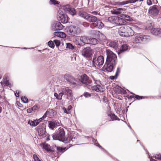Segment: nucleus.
Returning a JSON list of instances; mask_svg holds the SVG:
<instances>
[{"label": "nucleus", "instance_id": "603ef678", "mask_svg": "<svg viewBox=\"0 0 161 161\" xmlns=\"http://www.w3.org/2000/svg\"><path fill=\"white\" fill-rule=\"evenodd\" d=\"M84 95L86 97H90L91 96V94L88 92H85L84 93Z\"/></svg>", "mask_w": 161, "mask_h": 161}, {"label": "nucleus", "instance_id": "39448f33", "mask_svg": "<svg viewBox=\"0 0 161 161\" xmlns=\"http://www.w3.org/2000/svg\"><path fill=\"white\" fill-rule=\"evenodd\" d=\"M95 85L92 87V89L93 91H96L97 92H103L105 90L103 86L101 84V81L98 80H95Z\"/></svg>", "mask_w": 161, "mask_h": 161}, {"label": "nucleus", "instance_id": "864d4df0", "mask_svg": "<svg viewBox=\"0 0 161 161\" xmlns=\"http://www.w3.org/2000/svg\"><path fill=\"white\" fill-rule=\"evenodd\" d=\"M117 75H115L114 76H110V78L112 80H114V79H116L117 77Z\"/></svg>", "mask_w": 161, "mask_h": 161}, {"label": "nucleus", "instance_id": "20e7f679", "mask_svg": "<svg viewBox=\"0 0 161 161\" xmlns=\"http://www.w3.org/2000/svg\"><path fill=\"white\" fill-rule=\"evenodd\" d=\"M80 16L86 19L88 22L93 23V24L96 22L98 19L96 17L89 14L85 12L80 13Z\"/></svg>", "mask_w": 161, "mask_h": 161}, {"label": "nucleus", "instance_id": "8fccbe9b", "mask_svg": "<svg viewBox=\"0 0 161 161\" xmlns=\"http://www.w3.org/2000/svg\"><path fill=\"white\" fill-rule=\"evenodd\" d=\"M64 92L62 91V92L59 93L58 95H59V97H60L59 99H60L61 100L62 99V97L63 96V95H64Z\"/></svg>", "mask_w": 161, "mask_h": 161}, {"label": "nucleus", "instance_id": "37998d69", "mask_svg": "<svg viewBox=\"0 0 161 161\" xmlns=\"http://www.w3.org/2000/svg\"><path fill=\"white\" fill-rule=\"evenodd\" d=\"M66 48L72 49L74 48V47L70 43H67Z\"/></svg>", "mask_w": 161, "mask_h": 161}, {"label": "nucleus", "instance_id": "2f4dec72", "mask_svg": "<svg viewBox=\"0 0 161 161\" xmlns=\"http://www.w3.org/2000/svg\"><path fill=\"white\" fill-rule=\"evenodd\" d=\"M108 116L110 117L112 120H120L118 118L117 116L115 115L114 114H109Z\"/></svg>", "mask_w": 161, "mask_h": 161}, {"label": "nucleus", "instance_id": "9d476101", "mask_svg": "<svg viewBox=\"0 0 161 161\" xmlns=\"http://www.w3.org/2000/svg\"><path fill=\"white\" fill-rule=\"evenodd\" d=\"M61 91L64 93L68 99L72 100L73 97V93L72 90L68 87H63L61 89Z\"/></svg>", "mask_w": 161, "mask_h": 161}, {"label": "nucleus", "instance_id": "f03ea898", "mask_svg": "<svg viewBox=\"0 0 161 161\" xmlns=\"http://www.w3.org/2000/svg\"><path fill=\"white\" fill-rule=\"evenodd\" d=\"M106 54L107 56L106 62L116 65L117 62L116 55L109 49H106Z\"/></svg>", "mask_w": 161, "mask_h": 161}, {"label": "nucleus", "instance_id": "4d7b16f0", "mask_svg": "<svg viewBox=\"0 0 161 161\" xmlns=\"http://www.w3.org/2000/svg\"><path fill=\"white\" fill-rule=\"evenodd\" d=\"M120 72V71L119 68L118 67L117 68V70L115 75H117L118 76V75H119V73Z\"/></svg>", "mask_w": 161, "mask_h": 161}, {"label": "nucleus", "instance_id": "338daca9", "mask_svg": "<svg viewBox=\"0 0 161 161\" xmlns=\"http://www.w3.org/2000/svg\"><path fill=\"white\" fill-rule=\"evenodd\" d=\"M91 14L94 15H97V11H93L91 12Z\"/></svg>", "mask_w": 161, "mask_h": 161}, {"label": "nucleus", "instance_id": "680f3d73", "mask_svg": "<svg viewBox=\"0 0 161 161\" xmlns=\"http://www.w3.org/2000/svg\"><path fill=\"white\" fill-rule=\"evenodd\" d=\"M4 83L5 84V85L7 86H8L9 84V83L8 81L7 80H4Z\"/></svg>", "mask_w": 161, "mask_h": 161}, {"label": "nucleus", "instance_id": "69168bd1", "mask_svg": "<svg viewBox=\"0 0 161 161\" xmlns=\"http://www.w3.org/2000/svg\"><path fill=\"white\" fill-rule=\"evenodd\" d=\"M43 119H42V117L38 119H36V120H37L38 122V124Z\"/></svg>", "mask_w": 161, "mask_h": 161}, {"label": "nucleus", "instance_id": "c9c22d12", "mask_svg": "<svg viewBox=\"0 0 161 161\" xmlns=\"http://www.w3.org/2000/svg\"><path fill=\"white\" fill-rule=\"evenodd\" d=\"M123 9L122 8H117L114 10V14H119L122 13V11L123 10Z\"/></svg>", "mask_w": 161, "mask_h": 161}, {"label": "nucleus", "instance_id": "13d9d810", "mask_svg": "<svg viewBox=\"0 0 161 161\" xmlns=\"http://www.w3.org/2000/svg\"><path fill=\"white\" fill-rule=\"evenodd\" d=\"M147 3L149 5H152V2L151 0H147Z\"/></svg>", "mask_w": 161, "mask_h": 161}, {"label": "nucleus", "instance_id": "6e6d98bb", "mask_svg": "<svg viewBox=\"0 0 161 161\" xmlns=\"http://www.w3.org/2000/svg\"><path fill=\"white\" fill-rule=\"evenodd\" d=\"M32 111H33V110H32L31 108H28L27 110V112L29 113H31Z\"/></svg>", "mask_w": 161, "mask_h": 161}, {"label": "nucleus", "instance_id": "423d86ee", "mask_svg": "<svg viewBox=\"0 0 161 161\" xmlns=\"http://www.w3.org/2000/svg\"><path fill=\"white\" fill-rule=\"evenodd\" d=\"M64 77L65 80L70 83L71 86L73 87L80 85L78 80H75L73 77L69 74L64 75Z\"/></svg>", "mask_w": 161, "mask_h": 161}, {"label": "nucleus", "instance_id": "a211bd4d", "mask_svg": "<svg viewBox=\"0 0 161 161\" xmlns=\"http://www.w3.org/2000/svg\"><path fill=\"white\" fill-rule=\"evenodd\" d=\"M125 37H130L133 36L134 32L132 30V28L130 26L126 25Z\"/></svg>", "mask_w": 161, "mask_h": 161}, {"label": "nucleus", "instance_id": "774afa93", "mask_svg": "<svg viewBox=\"0 0 161 161\" xmlns=\"http://www.w3.org/2000/svg\"><path fill=\"white\" fill-rule=\"evenodd\" d=\"M3 108L2 107L0 106V114L2 112Z\"/></svg>", "mask_w": 161, "mask_h": 161}, {"label": "nucleus", "instance_id": "5701e85b", "mask_svg": "<svg viewBox=\"0 0 161 161\" xmlns=\"http://www.w3.org/2000/svg\"><path fill=\"white\" fill-rule=\"evenodd\" d=\"M129 48L128 45L126 44H125L122 45L120 49L118 51V55L123 52L127 51Z\"/></svg>", "mask_w": 161, "mask_h": 161}, {"label": "nucleus", "instance_id": "dca6fc26", "mask_svg": "<svg viewBox=\"0 0 161 161\" xmlns=\"http://www.w3.org/2000/svg\"><path fill=\"white\" fill-rule=\"evenodd\" d=\"M91 32L100 41H103L106 39V36L99 31L93 30L91 31Z\"/></svg>", "mask_w": 161, "mask_h": 161}, {"label": "nucleus", "instance_id": "79ce46f5", "mask_svg": "<svg viewBox=\"0 0 161 161\" xmlns=\"http://www.w3.org/2000/svg\"><path fill=\"white\" fill-rule=\"evenodd\" d=\"M57 149L58 152L63 153L64 151L65 148H63L60 147H57Z\"/></svg>", "mask_w": 161, "mask_h": 161}, {"label": "nucleus", "instance_id": "6e6552de", "mask_svg": "<svg viewBox=\"0 0 161 161\" xmlns=\"http://www.w3.org/2000/svg\"><path fill=\"white\" fill-rule=\"evenodd\" d=\"M149 38V36H148L139 34L135 36L134 43H141Z\"/></svg>", "mask_w": 161, "mask_h": 161}, {"label": "nucleus", "instance_id": "bf43d9fd", "mask_svg": "<svg viewBox=\"0 0 161 161\" xmlns=\"http://www.w3.org/2000/svg\"><path fill=\"white\" fill-rule=\"evenodd\" d=\"M115 89H117L118 90H120V91L121 92H122V90H123V89L121 87L119 86L116 87Z\"/></svg>", "mask_w": 161, "mask_h": 161}, {"label": "nucleus", "instance_id": "2eb2a0df", "mask_svg": "<svg viewBox=\"0 0 161 161\" xmlns=\"http://www.w3.org/2000/svg\"><path fill=\"white\" fill-rule=\"evenodd\" d=\"M158 7L157 5L150 7L148 10V13L153 15L156 16L159 13Z\"/></svg>", "mask_w": 161, "mask_h": 161}, {"label": "nucleus", "instance_id": "393cba45", "mask_svg": "<svg viewBox=\"0 0 161 161\" xmlns=\"http://www.w3.org/2000/svg\"><path fill=\"white\" fill-rule=\"evenodd\" d=\"M54 34L56 36L62 38H64L66 37V34L62 32H54Z\"/></svg>", "mask_w": 161, "mask_h": 161}, {"label": "nucleus", "instance_id": "f8f14e48", "mask_svg": "<svg viewBox=\"0 0 161 161\" xmlns=\"http://www.w3.org/2000/svg\"><path fill=\"white\" fill-rule=\"evenodd\" d=\"M62 25L58 21H55L52 23L51 25V29L53 31L60 30L62 29Z\"/></svg>", "mask_w": 161, "mask_h": 161}, {"label": "nucleus", "instance_id": "c03bdc74", "mask_svg": "<svg viewBox=\"0 0 161 161\" xmlns=\"http://www.w3.org/2000/svg\"><path fill=\"white\" fill-rule=\"evenodd\" d=\"M21 99L24 103H26L28 102L27 98L25 97H22Z\"/></svg>", "mask_w": 161, "mask_h": 161}, {"label": "nucleus", "instance_id": "1a4fd4ad", "mask_svg": "<svg viewBox=\"0 0 161 161\" xmlns=\"http://www.w3.org/2000/svg\"><path fill=\"white\" fill-rule=\"evenodd\" d=\"M57 19L58 20L63 23H66L68 21L67 16L63 12L62 9H60L57 13Z\"/></svg>", "mask_w": 161, "mask_h": 161}, {"label": "nucleus", "instance_id": "ddd939ff", "mask_svg": "<svg viewBox=\"0 0 161 161\" xmlns=\"http://www.w3.org/2000/svg\"><path fill=\"white\" fill-rule=\"evenodd\" d=\"M63 9L72 15H74L76 14L75 9L72 8L69 5L67 4L64 6L63 7Z\"/></svg>", "mask_w": 161, "mask_h": 161}, {"label": "nucleus", "instance_id": "0e129e2a", "mask_svg": "<svg viewBox=\"0 0 161 161\" xmlns=\"http://www.w3.org/2000/svg\"><path fill=\"white\" fill-rule=\"evenodd\" d=\"M47 116V112H46L44 114V115H43V116L42 117V119H44Z\"/></svg>", "mask_w": 161, "mask_h": 161}, {"label": "nucleus", "instance_id": "9b49d317", "mask_svg": "<svg viewBox=\"0 0 161 161\" xmlns=\"http://www.w3.org/2000/svg\"><path fill=\"white\" fill-rule=\"evenodd\" d=\"M82 55L84 57L89 58L91 57L92 52L91 49L89 47H86L81 51Z\"/></svg>", "mask_w": 161, "mask_h": 161}, {"label": "nucleus", "instance_id": "c85d7f7f", "mask_svg": "<svg viewBox=\"0 0 161 161\" xmlns=\"http://www.w3.org/2000/svg\"><path fill=\"white\" fill-rule=\"evenodd\" d=\"M43 148L48 153H53L54 152V150L51 149L50 146L48 144H44Z\"/></svg>", "mask_w": 161, "mask_h": 161}, {"label": "nucleus", "instance_id": "ea45409f", "mask_svg": "<svg viewBox=\"0 0 161 161\" xmlns=\"http://www.w3.org/2000/svg\"><path fill=\"white\" fill-rule=\"evenodd\" d=\"M48 45L49 47L52 48H53L54 47V44L53 42L51 41H50L48 42Z\"/></svg>", "mask_w": 161, "mask_h": 161}, {"label": "nucleus", "instance_id": "e2e57ef3", "mask_svg": "<svg viewBox=\"0 0 161 161\" xmlns=\"http://www.w3.org/2000/svg\"><path fill=\"white\" fill-rule=\"evenodd\" d=\"M19 91H16V93H15V95L16 97H19Z\"/></svg>", "mask_w": 161, "mask_h": 161}, {"label": "nucleus", "instance_id": "7c9ffc66", "mask_svg": "<svg viewBox=\"0 0 161 161\" xmlns=\"http://www.w3.org/2000/svg\"><path fill=\"white\" fill-rule=\"evenodd\" d=\"M98 42V40L95 38H89V44L95 45Z\"/></svg>", "mask_w": 161, "mask_h": 161}, {"label": "nucleus", "instance_id": "4468645a", "mask_svg": "<svg viewBox=\"0 0 161 161\" xmlns=\"http://www.w3.org/2000/svg\"><path fill=\"white\" fill-rule=\"evenodd\" d=\"M80 80L82 83L86 85L91 86L92 83V81L89 79L88 77L86 74L81 75Z\"/></svg>", "mask_w": 161, "mask_h": 161}, {"label": "nucleus", "instance_id": "bb28decb", "mask_svg": "<svg viewBox=\"0 0 161 161\" xmlns=\"http://www.w3.org/2000/svg\"><path fill=\"white\" fill-rule=\"evenodd\" d=\"M80 40L82 42L85 44H89V38L86 36H81L80 38Z\"/></svg>", "mask_w": 161, "mask_h": 161}, {"label": "nucleus", "instance_id": "4be33fe9", "mask_svg": "<svg viewBox=\"0 0 161 161\" xmlns=\"http://www.w3.org/2000/svg\"><path fill=\"white\" fill-rule=\"evenodd\" d=\"M107 44L108 46L113 48L116 50L118 47V43L115 41H108L107 42Z\"/></svg>", "mask_w": 161, "mask_h": 161}, {"label": "nucleus", "instance_id": "f3484780", "mask_svg": "<svg viewBox=\"0 0 161 161\" xmlns=\"http://www.w3.org/2000/svg\"><path fill=\"white\" fill-rule=\"evenodd\" d=\"M60 125V122L57 120H52L49 122V127L52 130L57 127Z\"/></svg>", "mask_w": 161, "mask_h": 161}, {"label": "nucleus", "instance_id": "58836bf2", "mask_svg": "<svg viewBox=\"0 0 161 161\" xmlns=\"http://www.w3.org/2000/svg\"><path fill=\"white\" fill-rule=\"evenodd\" d=\"M49 3L51 5H56L57 4H58L59 3H58V1L56 0H50L49 2Z\"/></svg>", "mask_w": 161, "mask_h": 161}, {"label": "nucleus", "instance_id": "a19ab883", "mask_svg": "<svg viewBox=\"0 0 161 161\" xmlns=\"http://www.w3.org/2000/svg\"><path fill=\"white\" fill-rule=\"evenodd\" d=\"M33 158L34 161H41L38 157L37 156L36 154H33Z\"/></svg>", "mask_w": 161, "mask_h": 161}, {"label": "nucleus", "instance_id": "6ab92c4d", "mask_svg": "<svg viewBox=\"0 0 161 161\" xmlns=\"http://www.w3.org/2000/svg\"><path fill=\"white\" fill-rule=\"evenodd\" d=\"M115 65H112L111 64L108 63L106 62L104 65L105 69L108 72H111L114 69Z\"/></svg>", "mask_w": 161, "mask_h": 161}, {"label": "nucleus", "instance_id": "052dcab7", "mask_svg": "<svg viewBox=\"0 0 161 161\" xmlns=\"http://www.w3.org/2000/svg\"><path fill=\"white\" fill-rule=\"evenodd\" d=\"M83 25L84 27H87L89 26V24L88 23H84L83 24Z\"/></svg>", "mask_w": 161, "mask_h": 161}, {"label": "nucleus", "instance_id": "3c124183", "mask_svg": "<svg viewBox=\"0 0 161 161\" xmlns=\"http://www.w3.org/2000/svg\"><path fill=\"white\" fill-rule=\"evenodd\" d=\"M94 143L96 146H97L100 147H101L97 143V141L95 139H94Z\"/></svg>", "mask_w": 161, "mask_h": 161}, {"label": "nucleus", "instance_id": "412c9836", "mask_svg": "<svg viewBox=\"0 0 161 161\" xmlns=\"http://www.w3.org/2000/svg\"><path fill=\"white\" fill-rule=\"evenodd\" d=\"M151 33L153 35L161 37V29L158 28H154L151 29Z\"/></svg>", "mask_w": 161, "mask_h": 161}, {"label": "nucleus", "instance_id": "c756f323", "mask_svg": "<svg viewBox=\"0 0 161 161\" xmlns=\"http://www.w3.org/2000/svg\"><path fill=\"white\" fill-rule=\"evenodd\" d=\"M108 20L113 24L117 23V17H109L108 18Z\"/></svg>", "mask_w": 161, "mask_h": 161}, {"label": "nucleus", "instance_id": "aec40b11", "mask_svg": "<svg viewBox=\"0 0 161 161\" xmlns=\"http://www.w3.org/2000/svg\"><path fill=\"white\" fill-rule=\"evenodd\" d=\"M126 25H125L122 26L119 29L118 33L119 35L125 37Z\"/></svg>", "mask_w": 161, "mask_h": 161}, {"label": "nucleus", "instance_id": "09e8293b", "mask_svg": "<svg viewBox=\"0 0 161 161\" xmlns=\"http://www.w3.org/2000/svg\"><path fill=\"white\" fill-rule=\"evenodd\" d=\"M54 96L57 99L61 100V99H59L60 97H59V95L57 93H55L54 94Z\"/></svg>", "mask_w": 161, "mask_h": 161}, {"label": "nucleus", "instance_id": "5fc2aeb1", "mask_svg": "<svg viewBox=\"0 0 161 161\" xmlns=\"http://www.w3.org/2000/svg\"><path fill=\"white\" fill-rule=\"evenodd\" d=\"M135 98H136L137 99L140 100V99H142V97H141L137 95H135Z\"/></svg>", "mask_w": 161, "mask_h": 161}, {"label": "nucleus", "instance_id": "cd10ccee", "mask_svg": "<svg viewBox=\"0 0 161 161\" xmlns=\"http://www.w3.org/2000/svg\"><path fill=\"white\" fill-rule=\"evenodd\" d=\"M72 108V107L71 105H69L67 108L63 107L62 108V110L64 113L67 114H69L71 113V110Z\"/></svg>", "mask_w": 161, "mask_h": 161}, {"label": "nucleus", "instance_id": "b1692460", "mask_svg": "<svg viewBox=\"0 0 161 161\" xmlns=\"http://www.w3.org/2000/svg\"><path fill=\"white\" fill-rule=\"evenodd\" d=\"M95 26L99 29H102L104 26L103 23L99 19H97L96 22L94 23Z\"/></svg>", "mask_w": 161, "mask_h": 161}, {"label": "nucleus", "instance_id": "a18cd8bd", "mask_svg": "<svg viewBox=\"0 0 161 161\" xmlns=\"http://www.w3.org/2000/svg\"><path fill=\"white\" fill-rule=\"evenodd\" d=\"M54 43L57 47H58L60 45V42L59 40H55L54 41Z\"/></svg>", "mask_w": 161, "mask_h": 161}, {"label": "nucleus", "instance_id": "de8ad7c7", "mask_svg": "<svg viewBox=\"0 0 161 161\" xmlns=\"http://www.w3.org/2000/svg\"><path fill=\"white\" fill-rule=\"evenodd\" d=\"M33 111H35L36 110H37L39 108V107L37 105H34L31 108Z\"/></svg>", "mask_w": 161, "mask_h": 161}, {"label": "nucleus", "instance_id": "49530a36", "mask_svg": "<svg viewBox=\"0 0 161 161\" xmlns=\"http://www.w3.org/2000/svg\"><path fill=\"white\" fill-rule=\"evenodd\" d=\"M154 157L157 159L161 160V156L160 154L156 155Z\"/></svg>", "mask_w": 161, "mask_h": 161}, {"label": "nucleus", "instance_id": "7ed1b4c3", "mask_svg": "<svg viewBox=\"0 0 161 161\" xmlns=\"http://www.w3.org/2000/svg\"><path fill=\"white\" fill-rule=\"evenodd\" d=\"M65 135V133L64 129L62 128H59L56 133L53 134L52 137L54 140H58L62 141L64 138Z\"/></svg>", "mask_w": 161, "mask_h": 161}, {"label": "nucleus", "instance_id": "473e14b6", "mask_svg": "<svg viewBox=\"0 0 161 161\" xmlns=\"http://www.w3.org/2000/svg\"><path fill=\"white\" fill-rule=\"evenodd\" d=\"M46 132L45 129L41 128L38 130V132L39 135L40 136H43Z\"/></svg>", "mask_w": 161, "mask_h": 161}, {"label": "nucleus", "instance_id": "f257e3e1", "mask_svg": "<svg viewBox=\"0 0 161 161\" xmlns=\"http://www.w3.org/2000/svg\"><path fill=\"white\" fill-rule=\"evenodd\" d=\"M66 31L67 34L72 36L79 35L82 32L80 27L74 25L67 27L66 29Z\"/></svg>", "mask_w": 161, "mask_h": 161}, {"label": "nucleus", "instance_id": "0eeeda50", "mask_svg": "<svg viewBox=\"0 0 161 161\" xmlns=\"http://www.w3.org/2000/svg\"><path fill=\"white\" fill-rule=\"evenodd\" d=\"M92 62L93 66L101 67L104 62V58L102 56H100L97 58H93Z\"/></svg>", "mask_w": 161, "mask_h": 161}, {"label": "nucleus", "instance_id": "4c0bfd02", "mask_svg": "<svg viewBox=\"0 0 161 161\" xmlns=\"http://www.w3.org/2000/svg\"><path fill=\"white\" fill-rule=\"evenodd\" d=\"M67 140L69 142H75L76 141V139L75 137L72 136H70L68 138Z\"/></svg>", "mask_w": 161, "mask_h": 161}, {"label": "nucleus", "instance_id": "72a5a7b5", "mask_svg": "<svg viewBox=\"0 0 161 161\" xmlns=\"http://www.w3.org/2000/svg\"><path fill=\"white\" fill-rule=\"evenodd\" d=\"M117 22L119 25H124L125 23V20L121 18H117Z\"/></svg>", "mask_w": 161, "mask_h": 161}, {"label": "nucleus", "instance_id": "e433bc0d", "mask_svg": "<svg viewBox=\"0 0 161 161\" xmlns=\"http://www.w3.org/2000/svg\"><path fill=\"white\" fill-rule=\"evenodd\" d=\"M122 17L125 18V19L128 21H131L133 20V19L131 17L126 14H123Z\"/></svg>", "mask_w": 161, "mask_h": 161}, {"label": "nucleus", "instance_id": "f704fd0d", "mask_svg": "<svg viewBox=\"0 0 161 161\" xmlns=\"http://www.w3.org/2000/svg\"><path fill=\"white\" fill-rule=\"evenodd\" d=\"M144 0H139L140 1H142ZM139 0H129L126 2V3L124 2H122L123 3V4H125L127 3H135L136 1H138Z\"/></svg>", "mask_w": 161, "mask_h": 161}, {"label": "nucleus", "instance_id": "a878e982", "mask_svg": "<svg viewBox=\"0 0 161 161\" xmlns=\"http://www.w3.org/2000/svg\"><path fill=\"white\" fill-rule=\"evenodd\" d=\"M38 122L37 120H33L31 119L28 120L27 123L31 126L35 127L38 125Z\"/></svg>", "mask_w": 161, "mask_h": 161}]
</instances>
